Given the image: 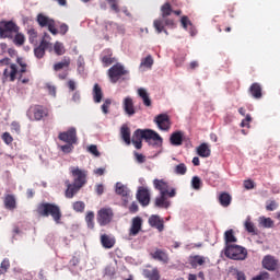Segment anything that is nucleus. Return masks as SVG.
Wrapping results in <instances>:
<instances>
[{
	"label": "nucleus",
	"instance_id": "nucleus-5",
	"mask_svg": "<svg viewBox=\"0 0 280 280\" xmlns=\"http://www.w3.org/2000/svg\"><path fill=\"white\" fill-rule=\"evenodd\" d=\"M224 255L229 259H234V261H244L248 257V252L240 245H226Z\"/></svg>",
	"mask_w": 280,
	"mask_h": 280
},
{
	"label": "nucleus",
	"instance_id": "nucleus-35",
	"mask_svg": "<svg viewBox=\"0 0 280 280\" xmlns=\"http://www.w3.org/2000/svg\"><path fill=\"white\" fill-rule=\"evenodd\" d=\"M54 20L49 19V16H46L43 13H39L37 15V23L39 25V27H47Z\"/></svg>",
	"mask_w": 280,
	"mask_h": 280
},
{
	"label": "nucleus",
	"instance_id": "nucleus-34",
	"mask_svg": "<svg viewBox=\"0 0 280 280\" xmlns=\"http://www.w3.org/2000/svg\"><path fill=\"white\" fill-rule=\"evenodd\" d=\"M93 97L96 104H100V102H102V97H104V93H102V88L97 83H95L93 88Z\"/></svg>",
	"mask_w": 280,
	"mask_h": 280
},
{
	"label": "nucleus",
	"instance_id": "nucleus-11",
	"mask_svg": "<svg viewBox=\"0 0 280 280\" xmlns=\"http://www.w3.org/2000/svg\"><path fill=\"white\" fill-rule=\"evenodd\" d=\"M261 266L265 270H268L269 272H277L280 268V261L277 259V257L272 255H266L264 256L261 260Z\"/></svg>",
	"mask_w": 280,
	"mask_h": 280
},
{
	"label": "nucleus",
	"instance_id": "nucleus-31",
	"mask_svg": "<svg viewBox=\"0 0 280 280\" xmlns=\"http://www.w3.org/2000/svg\"><path fill=\"white\" fill-rule=\"evenodd\" d=\"M116 194L122 198H128L130 196V190L121 183H116Z\"/></svg>",
	"mask_w": 280,
	"mask_h": 280
},
{
	"label": "nucleus",
	"instance_id": "nucleus-41",
	"mask_svg": "<svg viewBox=\"0 0 280 280\" xmlns=\"http://www.w3.org/2000/svg\"><path fill=\"white\" fill-rule=\"evenodd\" d=\"M153 26L155 27L158 34H161L164 32V34H168L167 31L165 30V24L163 23V20H154Z\"/></svg>",
	"mask_w": 280,
	"mask_h": 280
},
{
	"label": "nucleus",
	"instance_id": "nucleus-15",
	"mask_svg": "<svg viewBox=\"0 0 280 280\" xmlns=\"http://www.w3.org/2000/svg\"><path fill=\"white\" fill-rule=\"evenodd\" d=\"M136 198L142 207H148V205H150V190L147 187L140 186Z\"/></svg>",
	"mask_w": 280,
	"mask_h": 280
},
{
	"label": "nucleus",
	"instance_id": "nucleus-39",
	"mask_svg": "<svg viewBox=\"0 0 280 280\" xmlns=\"http://www.w3.org/2000/svg\"><path fill=\"white\" fill-rule=\"evenodd\" d=\"M13 43L18 47H22V45H25V35H23L22 33H19V32L14 33Z\"/></svg>",
	"mask_w": 280,
	"mask_h": 280
},
{
	"label": "nucleus",
	"instance_id": "nucleus-30",
	"mask_svg": "<svg viewBox=\"0 0 280 280\" xmlns=\"http://www.w3.org/2000/svg\"><path fill=\"white\" fill-rule=\"evenodd\" d=\"M171 145H183V132L176 131L171 135Z\"/></svg>",
	"mask_w": 280,
	"mask_h": 280
},
{
	"label": "nucleus",
	"instance_id": "nucleus-19",
	"mask_svg": "<svg viewBox=\"0 0 280 280\" xmlns=\"http://www.w3.org/2000/svg\"><path fill=\"white\" fill-rule=\"evenodd\" d=\"M149 224L153 229H156L159 231V233H163V231L165 229V221H163V219H161V217H159L156 214H152L149 218Z\"/></svg>",
	"mask_w": 280,
	"mask_h": 280
},
{
	"label": "nucleus",
	"instance_id": "nucleus-26",
	"mask_svg": "<svg viewBox=\"0 0 280 280\" xmlns=\"http://www.w3.org/2000/svg\"><path fill=\"white\" fill-rule=\"evenodd\" d=\"M104 56L102 57L103 67H110V65H114L116 62L115 57H113V52L107 49L104 50Z\"/></svg>",
	"mask_w": 280,
	"mask_h": 280
},
{
	"label": "nucleus",
	"instance_id": "nucleus-29",
	"mask_svg": "<svg viewBox=\"0 0 280 280\" xmlns=\"http://www.w3.org/2000/svg\"><path fill=\"white\" fill-rule=\"evenodd\" d=\"M143 275L149 280H160L161 279V273L159 272L158 268H153L152 270L145 269L143 271Z\"/></svg>",
	"mask_w": 280,
	"mask_h": 280
},
{
	"label": "nucleus",
	"instance_id": "nucleus-51",
	"mask_svg": "<svg viewBox=\"0 0 280 280\" xmlns=\"http://www.w3.org/2000/svg\"><path fill=\"white\" fill-rule=\"evenodd\" d=\"M16 62L21 67V69L18 70V73H27V63L23 61V58H18Z\"/></svg>",
	"mask_w": 280,
	"mask_h": 280
},
{
	"label": "nucleus",
	"instance_id": "nucleus-10",
	"mask_svg": "<svg viewBox=\"0 0 280 280\" xmlns=\"http://www.w3.org/2000/svg\"><path fill=\"white\" fill-rule=\"evenodd\" d=\"M115 214L113 213V209L110 208H102L97 211L96 220L100 226H106L107 224H110L113 222V217Z\"/></svg>",
	"mask_w": 280,
	"mask_h": 280
},
{
	"label": "nucleus",
	"instance_id": "nucleus-4",
	"mask_svg": "<svg viewBox=\"0 0 280 280\" xmlns=\"http://www.w3.org/2000/svg\"><path fill=\"white\" fill-rule=\"evenodd\" d=\"M36 213L40 218H49L50 215L56 224H62V211L60 210V207L55 203H39Z\"/></svg>",
	"mask_w": 280,
	"mask_h": 280
},
{
	"label": "nucleus",
	"instance_id": "nucleus-62",
	"mask_svg": "<svg viewBox=\"0 0 280 280\" xmlns=\"http://www.w3.org/2000/svg\"><path fill=\"white\" fill-rule=\"evenodd\" d=\"M162 21L164 25H166V27H172V28L176 27V23L172 19L166 18V19H163Z\"/></svg>",
	"mask_w": 280,
	"mask_h": 280
},
{
	"label": "nucleus",
	"instance_id": "nucleus-48",
	"mask_svg": "<svg viewBox=\"0 0 280 280\" xmlns=\"http://www.w3.org/2000/svg\"><path fill=\"white\" fill-rule=\"evenodd\" d=\"M84 66H85V62H84V57L82 56H79L78 60H77V71L78 73L82 74L84 73Z\"/></svg>",
	"mask_w": 280,
	"mask_h": 280
},
{
	"label": "nucleus",
	"instance_id": "nucleus-61",
	"mask_svg": "<svg viewBox=\"0 0 280 280\" xmlns=\"http://www.w3.org/2000/svg\"><path fill=\"white\" fill-rule=\"evenodd\" d=\"M250 121H253V118L250 115H246V118L242 120L241 128H246L249 126Z\"/></svg>",
	"mask_w": 280,
	"mask_h": 280
},
{
	"label": "nucleus",
	"instance_id": "nucleus-16",
	"mask_svg": "<svg viewBox=\"0 0 280 280\" xmlns=\"http://www.w3.org/2000/svg\"><path fill=\"white\" fill-rule=\"evenodd\" d=\"M150 257H152L155 261H160L161 264H170V254L167 250L155 248L150 253Z\"/></svg>",
	"mask_w": 280,
	"mask_h": 280
},
{
	"label": "nucleus",
	"instance_id": "nucleus-1",
	"mask_svg": "<svg viewBox=\"0 0 280 280\" xmlns=\"http://www.w3.org/2000/svg\"><path fill=\"white\" fill-rule=\"evenodd\" d=\"M70 174H71V176L73 178V183L71 184V182L69 179H67L65 182V185L67 187L65 196H66V198H70L71 199L89 182L88 180V178H89V171L79 168L78 166H72V167H70Z\"/></svg>",
	"mask_w": 280,
	"mask_h": 280
},
{
	"label": "nucleus",
	"instance_id": "nucleus-42",
	"mask_svg": "<svg viewBox=\"0 0 280 280\" xmlns=\"http://www.w3.org/2000/svg\"><path fill=\"white\" fill-rule=\"evenodd\" d=\"M18 80L22 84H30L32 82V72L27 71V74L24 77V73H18Z\"/></svg>",
	"mask_w": 280,
	"mask_h": 280
},
{
	"label": "nucleus",
	"instance_id": "nucleus-27",
	"mask_svg": "<svg viewBox=\"0 0 280 280\" xmlns=\"http://www.w3.org/2000/svg\"><path fill=\"white\" fill-rule=\"evenodd\" d=\"M115 238L110 237L108 234L101 235V244L103 248H113L115 246Z\"/></svg>",
	"mask_w": 280,
	"mask_h": 280
},
{
	"label": "nucleus",
	"instance_id": "nucleus-59",
	"mask_svg": "<svg viewBox=\"0 0 280 280\" xmlns=\"http://www.w3.org/2000/svg\"><path fill=\"white\" fill-rule=\"evenodd\" d=\"M133 156L137 161V163H145V155L139 153V152H133Z\"/></svg>",
	"mask_w": 280,
	"mask_h": 280
},
{
	"label": "nucleus",
	"instance_id": "nucleus-38",
	"mask_svg": "<svg viewBox=\"0 0 280 280\" xmlns=\"http://www.w3.org/2000/svg\"><path fill=\"white\" fill-rule=\"evenodd\" d=\"M231 195H229L228 192H222L219 196V201L222 207H229V205H231Z\"/></svg>",
	"mask_w": 280,
	"mask_h": 280
},
{
	"label": "nucleus",
	"instance_id": "nucleus-43",
	"mask_svg": "<svg viewBox=\"0 0 280 280\" xmlns=\"http://www.w3.org/2000/svg\"><path fill=\"white\" fill-rule=\"evenodd\" d=\"M93 220H95V213L88 212V214L85 217V222H86L89 229H95V222Z\"/></svg>",
	"mask_w": 280,
	"mask_h": 280
},
{
	"label": "nucleus",
	"instance_id": "nucleus-21",
	"mask_svg": "<svg viewBox=\"0 0 280 280\" xmlns=\"http://www.w3.org/2000/svg\"><path fill=\"white\" fill-rule=\"evenodd\" d=\"M137 93L139 97L142 100L144 106H147L148 108L152 106V98H150V93H148V90H145L144 88H139Z\"/></svg>",
	"mask_w": 280,
	"mask_h": 280
},
{
	"label": "nucleus",
	"instance_id": "nucleus-17",
	"mask_svg": "<svg viewBox=\"0 0 280 280\" xmlns=\"http://www.w3.org/2000/svg\"><path fill=\"white\" fill-rule=\"evenodd\" d=\"M141 229H143V219L141 217L133 218L129 229V237H137V234L141 233Z\"/></svg>",
	"mask_w": 280,
	"mask_h": 280
},
{
	"label": "nucleus",
	"instance_id": "nucleus-45",
	"mask_svg": "<svg viewBox=\"0 0 280 280\" xmlns=\"http://www.w3.org/2000/svg\"><path fill=\"white\" fill-rule=\"evenodd\" d=\"M175 174H179V176H185L187 174V165H185V163L176 165Z\"/></svg>",
	"mask_w": 280,
	"mask_h": 280
},
{
	"label": "nucleus",
	"instance_id": "nucleus-23",
	"mask_svg": "<svg viewBox=\"0 0 280 280\" xmlns=\"http://www.w3.org/2000/svg\"><path fill=\"white\" fill-rule=\"evenodd\" d=\"M249 93L252 97H254V100H261V97L264 96V94L261 93V84L253 83L249 86Z\"/></svg>",
	"mask_w": 280,
	"mask_h": 280
},
{
	"label": "nucleus",
	"instance_id": "nucleus-55",
	"mask_svg": "<svg viewBox=\"0 0 280 280\" xmlns=\"http://www.w3.org/2000/svg\"><path fill=\"white\" fill-rule=\"evenodd\" d=\"M46 27H48V32H50L52 36H56L58 34V28H56V21H50V23Z\"/></svg>",
	"mask_w": 280,
	"mask_h": 280
},
{
	"label": "nucleus",
	"instance_id": "nucleus-37",
	"mask_svg": "<svg viewBox=\"0 0 280 280\" xmlns=\"http://www.w3.org/2000/svg\"><path fill=\"white\" fill-rule=\"evenodd\" d=\"M161 12H162V19H167V16H172V13H173L172 4H170V2L164 3L161 7Z\"/></svg>",
	"mask_w": 280,
	"mask_h": 280
},
{
	"label": "nucleus",
	"instance_id": "nucleus-57",
	"mask_svg": "<svg viewBox=\"0 0 280 280\" xmlns=\"http://www.w3.org/2000/svg\"><path fill=\"white\" fill-rule=\"evenodd\" d=\"M88 152H90V154H93L94 156H100L101 155L100 151L97 150V145H95V144H91L88 148Z\"/></svg>",
	"mask_w": 280,
	"mask_h": 280
},
{
	"label": "nucleus",
	"instance_id": "nucleus-2",
	"mask_svg": "<svg viewBox=\"0 0 280 280\" xmlns=\"http://www.w3.org/2000/svg\"><path fill=\"white\" fill-rule=\"evenodd\" d=\"M153 187L160 192L155 198V207L160 209H170L172 202L168 198H176V188L170 186V182L165 179H153Z\"/></svg>",
	"mask_w": 280,
	"mask_h": 280
},
{
	"label": "nucleus",
	"instance_id": "nucleus-18",
	"mask_svg": "<svg viewBox=\"0 0 280 280\" xmlns=\"http://www.w3.org/2000/svg\"><path fill=\"white\" fill-rule=\"evenodd\" d=\"M155 124H158V128L160 130H170L171 122L170 116L167 114H160L154 119Z\"/></svg>",
	"mask_w": 280,
	"mask_h": 280
},
{
	"label": "nucleus",
	"instance_id": "nucleus-60",
	"mask_svg": "<svg viewBox=\"0 0 280 280\" xmlns=\"http://www.w3.org/2000/svg\"><path fill=\"white\" fill-rule=\"evenodd\" d=\"M277 207H279V205L277 203V201L271 200V201L266 206V210H267V211H275V210H277Z\"/></svg>",
	"mask_w": 280,
	"mask_h": 280
},
{
	"label": "nucleus",
	"instance_id": "nucleus-7",
	"mask_svg": "<svg viewBox=\"0 0 280 280\" xmlns=\"http://www.w3.org/2000/svg\"><path fill=\"white\" fill-rule=\"evenodd\" d=\"M27 117L31 121H40L44 117H49V109L43 105L31 106Z\"/></svg>",
	"mask_w": 280,
	"mask_h": 280
},
{
	"label": "nucleus",
	"instance_id": "nucleus-50",
	"mask_svg": "<svg viewBox=\"0 0 280 280\" xmlns=\"http://www.w3.org/2000/svg\"><path fill=\"white\" fill-rule=\"evenodd\" d=\"M191 187L192 189H200L202 187V180L198 176H194L191 179Z\"/></svg>",
	"mask_w": 280,
	"mask_h": 280
},
{
	"label": "nucleus",
	"instance_id": "nucleus-33",
	"mask_svg": "<svg viewBox=\"0 0 280 280\" xmlns=\"http://www.w3.org/2000/svg\"><path fill=\"white\" fill-rule=\"evenodd\" d=\"M120 133H121V139L125 141L127 145H130L131 140H130V127L127 125H124L120 128Z\"/></svg>",
	"mask_w": 280,
	"mask_h": 280
},
{
	"label": "nucleus",
	"instance_id": "nucleus-3",
	"mask_svg": "<svg viewBox=\"0 0 280 280\" xmlns=\"http://www.w3.org/2000/svg\"><path fill=\"white\" fill-rule=\"evenodd\" d=\"M143 139L147 143H152L153 141L154 145H162L163 143V138L152 129H137L132 135L131 143L137 150H141L143 148Z\"/></svg>",
	"mask_w": 280,
	"mask_h": 280
},
{
	"label": "nucleus",
	"instance_id": "nucleus-9",
	"mask_svg": "<svg viewBox=\"0 0 280 280\" xmlns=\"http://www.w3.org/2000/svg\"><path fill=\"white\" fill-rule=\"evenodd\" d=\"M69 67H71V58L69 57H63L61 61L56 62L52 66L54 71H62V69L65 70L62 73L58 74L59 80H67L68 75H69Z\"/></svg>",
	"mask_w": 280,
	"mask_h": 280
},
{
	"label": "nucleus",
	"instance_id": "nucleus-20",
	"mask_svg": "<svg viewBox=\"0 0 280 280\" xmlns=\"http://www.w3.org/2000/svg\"><path fill=\"white\" fill-rule=\"evenodd\" d=\"M122 108H124L126 115H128L129 117H132V115H135V113H137V110L135 109V102L132 101V97H130V96H127L124 98Z\"/></svg>",
	"mask_w": 280,
	"mask_h": 280
},
{
	"label": "nucleus",
	"instance_id": "nucleus-14",
	"mask_svg": "<svg viewBox=\"0 0 280 280\" xmlns=\"http://www.w3.org/2000/svg\"><path fill=\"white\" fill-rule=\"evenodd\" d=\"M19 75V67L15 63H11L3 70L2 82H14Z\"/></svg>",
	"mask_w": 280,
	"mask_h": 280
},
{
	"label": "nucleus",
	"instance_id": "nucleus-28",
	"mask_svg": "<svg viewBox=\"0 0 280 280\" xmlns=\"http://www.w3.org/2000/svg\"><path fill=\"white\" fill-rule=\"evenodd\" d=\"M224 242L225 246H232L231 244H235V242H237V237H235V232L233 230L224 232Z\"/></svg>",
	"mask_w": 280,
	"mask_h": 280
},
{
	"label": "nucleus",
	"instance_id": "nucleus-47",
	"mask_svg": "<svg viewBox=\"0 0 280 280\" xmlns=\"http://www.w3.org/2000/svg\"><path fill=\"white\" fill-rule=\"evenodd\" d=\"M54 50L57 56H63L65 54V46L60 42H56L54 45Z\"/></svg>",
	"mask_w": 280,
	"mask_h": 280
},
{
	"label": "nucleus",
	"instance_id": "nucleus-8",
	"mask_svg": "<svg viewBox=\"0 0 280 280\" xmlns=\"http://www.w3.org/2000/svg\"><path fill=\"white\" fill-rule=\"evenodd\" d=\"M107 75L112 84H117L121 80L122 75H128V70L121 63H116L107 71Z\"/></svg>",
	"mask_w": 280,
	"mask_h": 280
},
{
	"label": "nucleus",
	"instance_id": "nucleus-56",
	"mask_svg": "<svg viewBox=\"0 0 280 280\" xmlns=\"http://www.w3.org/2000/svg\"><path fill=\"white\" fill-rule=\"evenodd\" d=\"M110 104H113V102L109 98L105 100L103 103L102 110L105 115H108V108H110Z\"/></svg>",
	"mask_w": 280,
	"mask_h": 280
},
{
	"label": "nucleus",
	"instance_id": "nucleus-63",
	"mask_svg": "<svg viewBox=\"0 0 280 280\" xmlns=\"http://www.w3.org/2000/svg\"><path fill=\"white\" fill-rule=\"evenodd\" d=\"M244 187L245 189H255V182L252 179L244 180Z\"/></svg>",
	"mask_w": 280,
	"mask_h": 280
},
{
	"label": "nucleus",
	"instance_id": "nucleus-40",
	"mask_svg": "<svg viewBox=\"0 0 280 280\" xmlns=\"http://www.w3.org/2000/svg\"><path fill=\"white\" fill-rule=\"evenodd\" d=\"M154 65V58L151 55H148L145 58L141 60L140 67H144L145 69H152Z\"/></svg>",
	"mask_w": 280,
	"mask_h": 280
},
{
	"label": "nucleus",
	"instance_id": "nucleus-12",
	"mask_svg": "<svg viewBox=\"0 0 280 280\" xmlns=\"http://www.w3.org/2000/svg\"><path fill=\"white\" fill-rule=\"evenodd\" d=\"M50 38L49 34L45 33L39 45L34 48V56L38 58V60H40V58H45V51L51 47V43L48 42Z\"/></svg>",
	"mask_w": 280,
	"mask_h": 280
},
{
	"label": "nucleus",
	"instance_id": "nucleus-6",
	"mask_svg": "<svg viewBox=\"0 0 280 280\" xmlns=\"http://www.w3.org/2000/svg\"><path fill=\"white\" fill-rule=\"evenodd\" d=\"M21 27L14 21H0V38H14V34L20 32Z\"/></svg>",
	"mask_w": 280,
	"mask_h": 280
},
{
	"label": "nucleus",
	"instance_id": "nucleus-46",
	"mask_svg": "<svg viewBox=\"0 0 280 280\" xmlns=\"http://www.w3.org/2000/svg\"><path fill=\"white\" fill-rule=\"evenodd\" d=\"M260 224L265 229H272V226H275V221H272V219H270V218H261Z\"/></svg>",
	"mask_w": 280,
	"mask_h": 280
},
{
	"label": "nucleus",
	"instance_id": "nucleus-32",
	"mask_svg": "<svg viewBox=\"0 0 280 280\" xmlns=\"http://www.w3.org/2000/svg\"><path fill=\"white\" fill-rule=\"evenodd\" d=\"M180 23H182V27L184 30H187V27L189 28L190 35L194 36L196 33L194 32V23H191V20H189V18L187 15H183L180 19Z\"/></svg>",
	"mask_w": 280,
	"mask_h": 280
},
{
	"label": "nucleus",
	"instance_id": "nucleus-36",
	"mask_svg": "<svg viewBox=\"0 0 280 280\" xmlns=\"http://www.w3.org/2000/svg\"><path fill=\"white\" fill-rule=\"evenodd\" d=\"M245 230L247 231V233H249L250 235H258L259 232L257 231V228H255V223H253V221H250V219H247L245 221Z\"/></svg>",
	"mask_w": 280,
	"mask_h": 280
},
{
	"label": "nucleus",
	"instance_id": "nucleus-58",
	"mask_svg": "<svg viewBox=\"0 0 280 280\" xmlns=\"http://www.w3.org/2000/svg\"><path fill=\"white\" fill-rule=\"evenodd\" d=\"M234 275L236 280H246V273L244 271H240L238 269H234Z\"/></svg>",
	"mask_w": 280,
	"mask_h": 280
},
{
	"label": "nucleus",
	"instance_id": "nucleus-49",
	"mask_svg": "<svg viewBox=\"0 0 280 280\" xmlns=\"http://www.w3.org/2000/svg\"><path fill=\"white\" fill-rule=\"evenodd\" d=\"M85 207L86 206L84 205V201H75L72 205V208L74 211H77V213H82V211H84Z\"/></svg>",
	"mask_w": 280,
	"mask_h": 280
},
{
	"label": "nucleus",
	"instance_id": "nucleus-25",
	"mask_svg": "<svg viewBox=\"0 0 280 280\" xmlns=\"http://www.w3.org/2000/svg\"><path fill=\"white\" fill-rule=\"evenodd\" d=\"M206 258L200 255H195L189 257V265L191 268H198V266H205Z\"/></svg>",
	"mask_w": 280,
	"mask_h": 280
},
{
	"label": "nucleus",
	"instance_id": "nucleus-44",
	"mask_svg": "<svg viewBox=\"0 0 280 280\" xmlns=\"http://www.w3.org/2000/svg\"><path fill=\"white\" fill-rule=\"evenodd\" d=\"M10 270V259L4 258L0 265V275H5Z\"/></svg>",
	"mask_w": 280,
	"mask_h": 280
},
{
	"label": "nucleus",
	"instance_id": "nucleus-52",
	"mask_svg": "<svg viewBox=\"0 0 280 280\" xmlns=\"http://www.w3.org/2000/svg\"><path fill=\"white\" fill-rule=\"evenodd\" d=\"M1 139L7 145H11V143L14 141V138L8 131L2 133Z\"/></svg>",
	"mask_w": 280,
	"mask_h": 280
},
{
	"label": "nucleus",
	"instance_id": "nucleus-22",
	"mask_svg": "<svg viewBox=\"0 0 280 280\" xmlns=\"http://www.w3.org/2000/svg\"><path fill=\"white\" fill-rule=\"evenodd\" d=\"M3 203L5 209L9 211H14V209H16V197H14V195L4 196Z\"/></svg>",
	"mask_w": 280,
	"mask_h": 280
},
{
	"label": "nucleus",
	"instance_id": "nucleus-24",
	"mask_svg": "<svg viewBox=\"0 0 280 280\" xmlns=\"http://www.w3.org/2000/svg\"><path fill=\"white\" fill-rule=\"evenodd\" d=\"M197 154L198 156H201V159H209V156H211V149H209V144L207 143H201L198 148H197Z\"/></svg>",
	"mask_w": 280,
	"mask_h": 280
},
{
	"label": "nucleus",
	"instance_id": "nucleus-13",
	"mask_svg": "<svg viewBox=\"0 0 280 280\" xmlns=\"http://www.w3.org/2000/svg\"><path fill=\"white\" fill-rule=\"evenodd\" d=\"M58 139L65 143H78V131L75 130V127H71L67 131L60 132Z\"/></svg>",
	"mask_w": 280,
	"mask_h": 280
},
{
	"label": "nucleus",
	"instance_id": "nucleus-54",
	"mask_svg": "<svg viewBox=\"0 0 280 280\" xmlns=\"http://www.w3.org/2000/svg\"><path fill=\"white\" fill-rule=\"evenodd\" d=\"M27 34H28L30 43H34L36 40V38H38V32H36V30H34V28H30L27 31Z\"/></svg>",
	"mask_w": 280,
	"mask_h": 280
},
{
	"label": "nucleus",
	"instance_id": "nucleus-53",
	"mask_svg": "<svg viewBox=\"0 0 280 280\" xmlns=\"http://www.w3.org/2000/svg\"><path fill=\"white\" fill-rule=\"evenodd\" d=\"M252 280H270V273L268 271H261L259 275L252 278Z\"/></svg>",
	"mask_w": 280,
	"mask_h": 280
},
{
	"label": "nucleus",
	"instance_id": "nucleus-64",
	"mask_svg": "<svg viewBox=\"0 0 280 280\" xmlns=\"http://www.w3.org/2000/svg\"><path fill=\"white\" fill-rule=\"evenodd\" d=\"M61 150H62L66 154H69V153L72 152V150H73V144L68 143V144L61 145Z\"/></svg>",
	"mask_w": 280,
	"mask_h": 280
}]
</instances>
